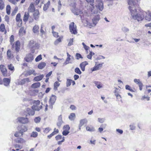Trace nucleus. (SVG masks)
Listing matches in <instances>:
<instances>
[{
	"label": "nucleus",
	"instance_id": "nucleus-1",
	"mask_svg": "<svg viewBox=\"0 0 151 151\" xmlns=\"http://www.w3.org/2000/svg\"><path fill=\"white\" fill-rule=\"evenodd\" d=\"M129 6V9L130 11L132 18L138 22L142 21L145 18L147 13L144 11H140L137 13L136 9V3L133 0L128 1Z\"/></svg>",
	"mask_w": 151,
	"mask_h": 151
},
{
	"label": "nucleus",
	"instance_id": "nucleus-2",
	"mask_svg": "<svg viewBox=\"0 0 151 151\" xmlns=\"http://www.w3.org/2000/svg\"><path fill=\"white\" fill-rule=\"evenodd\" d=\"M33 103V105L32 107L33 109L35 111H39L42 108V105H40V101L38 100H34Z\"/></svg>",
	"mask_w": 151,
	"mask_h": 151
},
{
	"label": "nucleus",
	"instance_id": "nucleus-3",
	"mask_svg": "<svg viewBox=\"0 0 151 151\" xmlns=\"http://www.w3.org/2000/svg\"><path fill=\"white\" fill-rule=\"evenodd\" d=\"M28 46L32 49H35L38 48L39 45L38 43H36L33 40H31L29 42Z\"/></svg>",
	"mask_w": 151,
	"mask_h": 151
},
{
	"label": "nucleus",
	"instance_id": "nucleus-4",
	"mask_svg": "<svg viewBox=\"0 0 151 151\" xmlns=\"http://www.w3.org/2000/svg\"><path fill=\"white\" fill-rule=\"evenodd\" d=\"M74 23L73 22H71L69 25V29L70 32L72 34L76 35L77 34L76 30V27L74 25Z\"/></svg>",
	"mask_w": 151,
	"mask_h": 151
},
{
	"label": "nucleus",
	"instance_id": "nucleus-5",
	"mask_svg": "<svg viewBox=\"0 0 151 151\" xmlns=\"http://www.w3.org/2000/svg\"><path fill=\"white\" fill-rule=\"evenodd\" d=\"M17 120L20 123L24 124L28 123L29 122V119L25 117H19L17 118Z\"/></svg>",
	"mask_w": 151,
	"mask_h": 151
},
{
	"label": "nucleus",
	"instance_id": "nucleus-6",
	"mask_svg": "<svg viewBox=\"0 0 151 151\" xmlns=\"http://www.w3.org/2000/svg\"><path fill=\"white\" fill-rule=\"evenodd\" d=\"M96 2L98 3L97 5L96 6V7L101 11H102L104 9V5L102 0H97Z\"/></svg>",
	"mask_w": 151,
	"mask_h": 151
},
{
	"label": "nucleus",
	"instance_id": "nucleus-7",
	"mask_svg": "<svg viewBox=\"0 0 151 151\" xmlns=\"http://www.w3.org/2000/svg\"><path fill=\"white\" fill-rule=\"evenodd\" d=\"M18 129L21 133V136L23 135V132H25L27 130V127L23 125L19 126L18 127Z\"/></svg>",
	"mask_w": 151,
	"mask_h": 151
},
{
	"label": "nucleus",
	"instance_id": "nucleus-8",
	"mask_svg": "<svg viewBox=\"0 0 151 151\" xmlns=\"http://www.w3.org/2000/svg\"><path fill=\"white\" fill-rule=\"evenodd\" d=\"M62 136L61 135H58L56 136L55 138L57 141H58V145H61L62 142L65 141L64 137H62Z\"/></svg>",
	"mask_w": 151,
	"mask_h": 151
},
{
	"label": "nucleus",
	"instance_id": "nucleus-9",
	"mask_svg": "<svg viewBox=\"0 0 151 151\" xmlns=\"http://www.w3.org/2000/svg\"><path fill=\"white\" fill-rule=\"evenodd\" d=\"M33 59V55L31 54H29L27 55L24 58L25 60L27 62H31Z\"/></svg>",
	"mask_w": 151,
	"mask_h": 151
},
{
	"label": "nucleus",
	"instance_id": "nucleus-10",
	"mask_svg": "<svg viewBox=\"0 0 151 151\" xmlns=\"http://www.w3.org/2000/svg\"><path fill=\"white\" fill-rule=\"evenodd\" d=\"M100 19L99 15H97L95 16L92 19V22L94 26L96 25Z\"/></svg>",
	"mask_w": 151,
	"mask_h": 151
},
{
	"label": "nucleus",
	"instance_id": "nucleus-11",
	"mask_svg": "<svg viewBox=\"0 0 151 151\" xmlns=\"http://www.w3.org/2000/svg\"><path fill=\"white\" fill-rule=\"evenodd\" d=\"M88 64V63L86 61L83 62L80 64V67L82 71H84L85 70V67Z\"/></svg>",
	"mask_w": 151,
	"mask_h": 151
},
{
	"label": "nucleus",
	"instance_id": "nucleus-12",
	"mask_svg": "<svg viewBox=\"0 0 151 151\" xmlns=\"http://www.w3.org/2000/svg\"><path fill=\"white\" fill-rule=\"evenodd\" d=\"M56 97L54 95H52L50 98L49 101L51 104V105L52 106L53 105L56 100Z\"/></svg>",
	"mask_w": 151,
	"mask_h": 151
},
{
	"label": "nucleus",
	"instance_id": "nucleus-13",
	"mask_svg": "<svg viewBox=\"0 0 151 151\" xmlns=\"http://www.w3.org/2000/svg\"><path fill=\"white\" fill-rule=\"evenodd\" d=\"M26 112L29 115H33L35 114V110L29 108H27L26 109Z\"/></svg>",
	"mask_w": 151,
	"mask_h": 151
},
{
	"label": "nucleus",
	"instance_id": "nucleus-14",
	"mask_svg": "<svg viewBox=\"0 0 151 151\" xmlns=\"http://www.w3.org/2000/svg\"><path fill=\"white\" fill-rule=\"evenodd\" d=\"M39 28L38 25H35L33 28L32 31L34 33L38 34L39 33Z\"/></svg>",
	"mask_w": 151,
	"mask_h": 151
},
{
	"label": "nucleus",
	"instance_id": "nucleus-15",
	"mask_svg": "<svg viewBox=\"0 0 151 151\" xmlns=\"http://www.w3.org/2000/svg\"><path fill=\"white\" fill-rule=\"evenodd\" d=\"M63 123V122L62 119V117L61 115L59 116L58 118V121L57 123V124L58 128H60Z\"/></svg>",
	"mask_w": 151,
	"mask_h": 151
},
{
	"label": "nucleus",
	"instance_id": "nucleus-16",
	"mask_svg": "<svg viewBox=\"0 0 151 151\" xmlns=\"http://www.w3.org/2000/svg\"><path fill=\"white\" fill-rule=\"evenodd\" d=\"M30 81L28 78H24L21 80L19 82V83L21 85H23L24 84L28 83Z\"/></svg>",
	"mask_w": 151,
	"mask_h": 151
},
{
	"label": "nucleus",
	"instance_id": "nucleus-17",
	"mask_svg": "<svg viewBox=\"0 0 151 151\" xmlns=\"http://www.w3.org/2000/svg\"><path fill=\"white\" fill-rule=\"evenodd\" d=\"M88 122L86 118H84L83 119H81L80 121L79 124L80 125V127H82L85 124H86Z\"/></svg>",
	"mask_w": 151,
	"mask_h": 151
},
{
	"label": "nucleus",
	"instance_id": "nucleus-18",
	"mask_svg": "<svg viewBox=\"0 0 151 151\" xmlns=\"http://www.w3.org/2000/svg\"><path fill=\"white\" fill-rule=\"evenodd\" d=\"M29 16V13L28 12H25L23 17V20L24 21L26 22L28 21Z\"/></svg>",
	"mask_w": 151,
	"mask_h": 151
},
{
	"label": "nucleus",
	"instance_id": "nucleus-19",
	"mask_svg": "<svg viewBox=\"0 0 151 151\" xmlns=\"http://www.w3.org/2000/svg\"><path fill=\"white\" fill-rule=\"evenodd\" d=\"M72 12L76 15H78L82 13V12L81 10L78 9H77L76 8H74L72 10Z\"/></svg>",
	"mask_w": 151,
	"mask_h": 151
},
{
	"label": "nucleus",
	"instance_id": "nucleus-20",
	"mask_svg": "<svg viewBox=\"0 0 151 151\" xmlns=\"http://www.w3.org/2000/svg\"><path fill=\"white\" fill-rule=\"evenodd\" d=\"M44 77L43 75H41L35 77L34 78V81H38L42 80Z\"/></svg>",
	"mask_w": 151,
	"mask_h": 151
},
{
	"label": "nucleus",
	"instance_id": "nucleus-21",
	"mask_svg": "<svg viewBox=\"0 0 151 151\" xmlns=\"http://www.w3.org/2000/svg\"><path fill=\"white\" fill-rule=\"evenodd\" d=\"M3 82L5 86H9L10 82V80L9 78H4L3 79Z\"/></svg>",
	"mask_w": 151,
	"mask_h": 151
},
{
	"label": "nucleus",
	"instance_id": "nucleus-22",
	"mask_svg": "<svg viewBox=\"0 0 151 151\" xmlns=\"http://www.w3.org/2000/svg\"><path fill=\"white\" fill-rule=\"evenodd\" d=\"M15 50L18 52L19 51L20 48V43L19 41H16L15 43Z\"/></svg>",
	"mask_w": 151,
	"mask_h": 151
},
{
	"label": "nucleus",
	"instance_id": "nucleus-23",
	"mask_svg": "<svg viewBox=\"0 0 151 151\" xmlns=\"http://www.w3.org/2000/svg\"><path fill=\"white\" fill-rule=\"evenodd\" d=\"M28 11L31 12H33L35 10L34 6L33 3H31L28 8Z\"/></svg>",
	"mask_w": 151,
	"mask_h": 151
},
{
	"label": "nucleus",
	"instance_id": "nucleus-24",
	"mask_svg": "<svg viewBox=\"0 0 151 151\" xmlns=\"http://www.w3.org/2000/svg\"><path fill=\"white\" fill-rule=\"evenodd\" d=\"M40 82L35 83L32 84L31 87L32 88H36L40 87Z\"/></svg>",
	"mask_w": 151,
	"mask_h": 151
},
{
	"label": "nucleus",
	"instance_id": "nucleus-25",
	"mask_svg": "<svg viewBox=\"0 0 151 151\" xmlns=\"http://www.w3.org/2000/svg\"><path fill=\"white\" fill-rule=\"evenodd\" d=\"M39 15V11L37 10H35L33 14V15L34 18L36 20H37L38 19Z\"/></svg>",
	"mask_w": 151,
	"mask_h": 151
},
{
	"label": "nucleus",
	"instance_id": "nucleus-26",
	"mask_svg": "<svg viewBox=\"0 0 151 151\" xmlns=\"http://www.w3.org/2000/svg\"><path fill=\"white\" fill-rule=\"evenodd\" d=\"M15 141L17 143H23L25 142V141L23 139L21 138H18L15 139Z\"/></svg>",
	"mask_w": 151,
	"mask_h": 151
},
{
	"label": "nucleus",
	"instance_id": "nucleus-27",
	"mask_svg": "<svg viewBox=\"0 0 151 151\" xmlns=\"http://www.w3.org/2000/svg\"><path fill=\"white\" fill-rule=\"evenodd\" d=\"M46 64L44 62H42L39 64L38 66V68L42 69L43 68L46 66Z\"/></svg>",
	"mask_w": 151,
	"mask_h": 151
},
{
	"label": "nucleus",
	"instance_id": "nucleus-28",
	"mask_svg": "<svg viewBox=\"0 0 151 151\" xmlns=\"http://www.w3.org/2000/svg\"><path fill=\"white\" fill-rule=\"evenodd\" d=\"M43 26H44L43 24H41V27H40V32L42 35L45 34L46 33V29H45V30H44L43 29Z\"/></svg>",
	"mask_w": 151,
	"mask_h": 151
},
{
	"label": "nucleus",
	"instance_id": "nucleus-29",
	"mask_svg": "<svg viewBox=\"0 0 151 151\" xmlns=\"http://www.w3.org/2000/svg\"><path fill=\"white\" fill-rule=\"evenodd\" d=\"M7 55L9 59L12 58L13 57V55L11 53L10 50H8L7 51Z\"/></svg>",
	"mask_w": 151,
	"mask_h": 151
},
{
	"label": "nucleus",
	"instance_id": "nucleus-30",
	"mask_svg": "<svg viewBox=\"0 0 151 151\" xmlns=\"http://www.w3.org/2000/svg\"><path fill=\"white\" fill-rule=\"evenodd\" d=\"M60 85V83L58 81L55 82L54 84V89L55 91H56L58 89V88Z\"/></svg>",
	"mask_w": 151,
	"mask_h": 151
},
{
	"label": "nucleus",
	"instance_id": "nucleus-31",
	"mask_svg": "<svg viewBox=\"0 0 151 151\" xmlns=\"http://www.w3.org/2000/svg\"><path fill=\"white\" fill-rule=\"evenodd\" d=\"M146 14L145 19L148 21H150L151 20V12L150 13H147Z\"/></svg>",
	"mask_w": 151,
	"mask_h": 151
},
{
	"label": "nucleus",
	"instance_id": "nucleus-32",
	"mask_svg": "<svg viewBox=\"0 0 151 151\" xmlns=\"http://www.w3.org/2000/svg\"><path fill=\"white\" fill-rule=\"evenodd\" d=\"M21 15L20 13H18L16 16V21L17 22H21L22 23V20L20 19Z\"/></svg>",
	"mask_w": 151,
	"mask_h": 151
},
{
	"label": "nucleus",
	"instance_id": "nucleus-33",
	"mask_svg": "<svg viewBox=\"0 0 151 151\" xmlns=\"http://www.w3.org/2000/svg\"><path fill=\"white\" fill-rule=\"evenodd\" d=\"M75 116V113H71L69 116V118L71 121L73 120L74 119Z\"/></svg>",
	"mask_w": 151,
	"mask_h": 151
},
{
	"label": "nucleus",
	"instance_id": "nucleus-34",
	"mask_svg": "<svg viewBox=\"0 0 151 151\" xmlns=\"http://www.w3.org/2000/svg\"><path fill=\"white\" fill-rule=\"evenodd\" d=\"M0 29L1 31L2 32L5 31V34L6 33V31L4 25V24H1V25L0 27Z\"/></svg>",
	"mask_w": 151,
	"mask_h": 151
},
{
	"label": "nucleus",
	"instance_id": "nucleus-35",
	"mask_svg": "<svg viewBox=\"0 0 151 151\" xmlns=\"http://www.w3.org/2000/svg\"><path fill=\"white\" fill-rule=\"evenodd\" d=\"M4 7V4L2 0H0V9L2 10Z\"/></svg>",
	"mask_w": 151,
	"mask_h": 151
},
{
	"label": "nucleus",
	"instance_id": "nucleus-36",
	"mask_svg": "<svg viewBox=\"0 0 151 151\" xmlns=\"http://www.w3.org/2000/svg\"><path fill=\"white\" fill-rule=\"evenodd\" d=\"M0 69L1 72L7 70L5 66L3 65H0Z\"/></svg>",
	"mask_w": 151,
	"mask_h": 151
},
{
	"label": "nucleus",
	"instance_id": "nucleus-37",
	"mask_svg": "<svg viewBox=\"0 0 151 151\" xmlns=\"http://www.w3.org/2000/svg\"><path fill=\"white\" fill-rule=\"evenodd\" d=\"M11 7L9 5H7L6 7V12L7 14L9 15L10 14Z\"/></svg>",
	"mask_w": 151,
	"mask_h": 151
},
{
	"label": "nucleus",
	"instance_id": "nucleus-38",
	"mask_svg": "<svg viewBox=\"0 0 151 151\" xmlns=\"http://www.w3.org/2000/svg\"><path fill=\"white\" fill-rule=\"evenodd\" d=\"M35 70H30L27 71V73L29 75H30L32 74H33L34 75L36 76V74L34 73Z\"/></svg>",
	"mask_w": 151,
	"mask_h": 151
},
{
	"label": "nucleus",
	"instance_id": "nucleus-39",
	"mask_svg": "<svg viewBox=\"0 0 151 151\" xmlns=\"http://www.w3.org/2000/svg\"><path fill=\"white\" fill-rule=\"evenodd\" d=\"M7 67L11 71H14V67L12 64L8 65Z\"/></svg>",
	"mask_w": 151,
	"mask_h": 151
},
{
	"label": "nucleus",
	"instance_id": "nucleus-40",
	"mask_svg": "<svg viewBox=\"0 0 151 151\" xmlns=\"http://www.w3.org/2000/svg\"><path fill=\"white\" fill-rule=\"evenodd\" d=\"M91 12L92 14H96L98 13V11L93 6L91 9Z\"/></svg>",
	"mask_w": 151,
	"mask_h": 151
},
{
	"label": "nucleus",
	"instance_id": "nucleus-41",
	"mask_svg": "<svg viewBox=\"0 0 151 151\" xmlns=\"http://www.w3.org/2000/svg\"><path fill=\"white\" fill-rule=\"evenodd\" d=\"M3 76L4 77H7L10 76V74L9 73H8L7 70L1 72Z\"/></svg>",
	"mask_w": 151,
	"mask_h": 151
},
{
	"label": "nucleus",
	"instance_id": "nucleus-42",
	"mask_svg": "<svg viewBox=\"0 0 151 151\" xmlns=\"http://www.w3.org/2000/svg\"><path fill=\"white\" fill-rule=\"evenodd\" d=\"M24 32V28L22 27L20 28L19 31V35L21 36H22L23 35Z\"/></svg>",
	"mask_w": 151,
	"mask_h": 151
},
{
	"label": "nucleus",
	"instance_id": "nucleus-43",
	"mask_svg": "<svg viewBox=\"0 0 151 151\" xmlns=\"http://www.w3.org/2000/svg\"><path fill=\"white\" fill-rule=\"evenodd\" d=\"M75 72L78 74H81V72L78 68H76L75 69Z\"/></svg>",
	"mask_w": 151,
	"mask_h": 151
},
{
	"label": "nucleus",
	"instance_id": "nucleus-44",
	"mask_svg": "<svg viewBox=\"0 0 151 151\" xmlns=\"http://www.w3.org/2000/svg\"><path fill=\"white\" fill-rule=\"evenodd\" d=\"M50 2L48 1L46 4H45L44 6L43 7V9L44 11L46 10L48 8V6L49 5Z\"/></svg>",
	"mask_w": 151,
	"mask_h": 151
},
{
	"label": "nucleus",
	"instance_id": "nucleus-45",
	"mask_svg": "<svg viewBox=\"0 0 151 151\" xmlns=\"http://www.w3.org/2000/svg\"><path fill=\"white\" fill-rule=\"evenodd\" d=\"M72 80L67 79L66 81V86L67 87H68L70 86Z\"/></svg>",
	"mask_w": 151,
	"mask_h": 151
},
{
	"label": "nucleus",
	"instance_id": "nucleus-46",
	"mask_svg": "<svg viewBox=\"0 0 151 151\" xmlns=\"http://www.w3.org/2000/svg\"><path fill=\"white\" fill-rule=\"evenodd\" d=\"M38 135V133L37 132H33L32 133L31 136L33 137H36Z\"/></svg>",
	"mask_w": 151,
	"mask_h": 151
},
{
	"label": "nucleus",
	"instance_id": "nucleus-47",
	"mask_svg": "<svg viewBox=\"0 0 151 151\" xmlns=\"http://www.w3.org/2000/svg\"><path fill=\"white\" fill-rule=\"evenodd\" d=\"M42 59V56L41 55H40L37 57L35 58V60L36 62H37L41 60Z\"/></svg>",
	"mask_w": 151,
	"mask_h": 151
},
{
	"label": "nucleus",
	"instance_id": "nucleus-48",
	"mask_svg": "<svg viewBox=\"0 0 151 151\" xmlns=\"http://www.w3.org/2000/svg\"><path fill=\"white\" fill-rule=\"evenodd\" d=\"M122 30L124 32H127L129 31V29L125 27H124L122 28Z\"/></svg>",
	"mask_w": 151,
	"mask_h": 151
},
{
	"label": "nucleus",
	"instance_id": "nucleus-49",
	"mask_svg": "<svg viewBox=\"0 0 151 151\" xmlns=\"http://www.w3.org/2000/svg\"><path fill=\"white\" fill-rule=\"evenodd\" d=\"M86 129L88 131H89L90 132H93L94 131V129L93 128H90L89 127H86Z\"/></svg>",
	"mask_w": 151,
	"mask_h": 151
},
{
	"label": "nucleus",
	"instance_id": "nucleus-50",
	"mask_svg": "<svg viewBox=\"0 0 151 151\" xmlns=\"http://www.w3.org/2000/svg\"><path fill=\"white\" fill-rule=\"evenodd\" d=\"M70 57H67L66 59V60L65 62V64L66 65L69 63H71V62H70Z\"/></svg>",
	"mask_w": 151,
	"mask_h": 151
},
{
	"label": "nucleus",
	"instance_id": "nucleus-51",
	"mask_svg": "<svg viewBox=\"0 0 151 151\" xmlns=\"http://www.w3.org/2000/svg\"><path fill=\"white\" fill-rule=\"evenodd\" d=\"M76 59L77 60H79L80 58H83L81 54L79 53H76Z\"/></svg>",
	"mask_w": 151,
	"mask_h": 151
},
{
	"label": "nucleus",
	"instance_id": "nucleus-52",
	"mask_svg": "<svg viewBox=\"0 0 151 151\" xmlns=\"http://www.w3.org/2000/svg\"><path fill=\"white\" fill-rule=\"evenodd\" d=\"M41 120L40 118L39 117H36L34 119V121L36 123H39Z\"/></svg>",
	"mask_w": 151,
	"mask_h": 151
},
{
	"label": "nucleus",
	"instance_id": "nucleus-53",
	"mask_svg": "<svg viewBox=\"0 0 151 151\" xmlns=\"http://www.w3.org/2000/svg\"><path fill=\"white\" fill-rule=\"evenodd\" d=\"M51 130V129L49 127H47L44 130V132L45 133H47L49 132Z\"/></svg>",
	"mask_w": 151,
	"mask_h": 151
},
{
	"label": "nucleus",
	"instance_id": "nucleus-54",
	"mask_svg": "<svg viewBox=\"0 0 151 151\" xmlns=\"http://www.w3.org/2000/svg\"><path fill=\"white\" fill-rule=\"evenodd\" d=\"M69 133V132L68 130H64L62 133L63 134L64 136H66Z\"/></svg>",
	"mask_w": 151,
	"mask_h": 151
},
{
	"label": "nucleus",
	"instance_id": "nucleus-55",
	"mask_svg": "<svg viewBox=\"0 0 151 151\" xmlns=\"http://www.w3.org/2000/svg\"><path fill=\"white\" fill-rule=\"evenodd\" d=\"M134 82L136 83L137 84H138V86L140 83H142L141 81H140L139 79H134Z\"/></svg>",
	"mask_w": 151,
	"mask_h": 151
},
{
	"label": "nucleus",
	"instance_id": "nucleus-56",
	"mask_svg": "<svg viewBox=\"0 0 151 151\" xmlns=\"http://www.w3.org/2000/svg\"><path fill=\"white\" fill-rule=\"evenodd\" d=\"M125 88L127 90H128L131 92H134L133 90L131 88L130 86L128 85H127L125 86Z\"/></svg>",
	"mask_w": 151,
	"mask_h": 151
},
{
	"label": "nucleus",
	"instance_id": "nucleus-57",
	"mask_svg": "<svg viewBox=\"0 0 151 151\" xmlns=\"http://www.w3.org/2000/svg\"><path fill=\"white\" fill-rule=\"evenodd\" d=\"M52 33L53 34V36L56 37H59L58 33V32H55L54 31H52Z\"/></svg>",
	"mask_w": 151,
	"mask_h": 151
},
{
	"label": "nucleus",
	"instance_id": "nucleus-58",
	"mask_svg": "<svg viewBox=\"0 0 151 151\" xmlns=\"http://www.w3.org/2000/svg\"><path fill=\"white\" fill-rule=\"evenodd\" d=\"M60 42H61V39L60 38H59L55 41L54 44L55 45H58V43Z\"/></svg>",
	"mask_w": 151,
	"mask_h": 151
},
{
	"label": "nucleus",
	"instance_id": "nucleus-59",
	"mask_svg": "<svg viewBox=\"0 0 151 151\" xmlns=\"http://www.w3.org/2000/svg\"><path fill=\"white\" fill-rule=\"evenodd\" d=\"M86 1L88 3L90 4L92 6L93 5L94 3V0H86Z\"/></svg>",
	"mask_w": 151,
	"mask_h": 151
},
{
	"label": "nucleus",
	"instance_id": "nucleus-60",
	"mask_svg": "<svg viewBox=\"0 0 151 151\" xmlns=\"http://www.w3.org/2000/svg\"><path fill=\"white\" fill-rule=\"evenodd\" d=\"M70 127L68 125H65L63 127V129H65V130H69L70 129Z\"/></svg>",
	"mask_w": 151,
	"mask_h": 151
},
{
	"label": "nucleus",
	"instance_id": "nucleus-61",
	"mask_svg": "<svg viewBox=\"0 0 151 151\" xmlns=\"http://www.w3.org/2000/svg\"><path fill=\"white\" fill-rule=\"evenodd\" d=\"M73 39H70V40L69 42L68 43V46H70L71 45H73Z\"/></svg>",
	"mask_w": 151,
	"mask_h": 151
},
{
	"label": "nucleus",
	"instance_id": "nucleus-62",
	"mask_svg": "<svg viewBox=\"0 0 151 151\" xmlns=\"http://www.w3.org/2000/svg\"><path fill=\"white\" fill-rule=\"evenodd\" d=\"M82 44L84 48L86 50H88V49L89 48V47L87 46H86L84 42H83L82 43Z\"/></svg>",
	"mask_w": 151,
	"mask_h": 151
},
{
	"label": "nucleus",
	"instance_id": "nucleus-63",
	"mask_svg": "<svg viewBox=\"0 0 151 151\" xmlns=\"http://www.w3.org/2000/svg\"><path fill=\"white\" fill-rule=\"evenodd\" d=\"M99 70V69H98V67H97L96 66H95L93 68H91V70L92 72L95 70Z\"/></svg>",
	"mask_w": 151,
	"mask_h": 151
},
{
	"label": "nucleus",
	"instance_id": "nucleus-64",
	"mask_svg": "<svg viewBox=\"0 0 151 151\" xmlns=\"http://www.w3.org/2000/svg\"><path fill=\"white\" fill-rule=\"evenodd\" d=\"M21 134V133H20V131L19 130L18 132H17L14 134V135L17 137H19L20 136V134Z\"/></svg>",
	"mask_w": 151,
	"mask_h": 151
}]
</instances>
